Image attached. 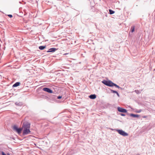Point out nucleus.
<instances>
[{"instance_id": "obj_1", "label": "nucleus", "mask_w": 155, "mask_h": 155, "mask_svg": "<svg viewBox=\"0 0 155 155\" xmlns=\"http://www.w3.org/2000/svg\"><path fill=\"white\" fill-rule=\"evenodd\" d=\"M30 124L27 122L23 124L22 128H18L16 125H14L12 127V128L14 131L17 132L18 134H21V130L23 128V134L25 135L30 133L31 132L30 130Z\"/></svg>"}, {"instance_id": "obj_2", "label": "nucleus", "mask_w": 155, "mask_h": 155, "mask_svg": "<svg viewBox=\"0 0 155 155\" xmlns=\"http://www.w3.org/2000/svg\"><path fill=\"white\" fill-rule=\"evenodd\" d=\"M102 82L105 85L109 87L114 86L115 87L119 88V87L117 84H114L110 81L103 80Z\"/></svg>"}, {"instance_id": "obj_3", "label": "nucleus", "mask_w": 155, "mask_h": 155, "mask_svg": "<svg viewBox=\"0 0 155 155\" xmlns=\"http://www.w3.org/2000/svg\"><path fill=\"white\" fill-rule=\"evenodd\" d=\"M117 131L119 134L123 136H126L128 135V134L127 133L121 130H118Z\"/></svg>"}, {"instance_id": "obj_4", "label": "nucleus", "mask_w": 155, "mask_h": 155, "mask_svg": "<svg viewBox=\"0 0 155 155\" xmlns=\"http://www.w3.org/2000/svg\"><path fill=\"white\" fill-rule=\"evenodd\" d=\"M118 110L120 112L123 113H126L127 112V110L124 109L123 108L120 107H118L117 108Z\"/></svg>"}, {"instance_id": "obj_5", "label": "nucleus", "mask_w": 155, "mask_h": 155, "mask_svg": "<svg viewBox=\"0 0 155 155\" xmlns=\"http://www.w3.org/2000/svg\"><path fill=\"white\" fill-rule=\"evenodd\" d=\"M43 90L44 91L47 92L49 93H53L52 91L50 89L48 88H46V87L44 88L43 89Z\"/></svg>"}, {"instance_id": "obj_6", "label": "nucleus", "mask_w": 155, "mask_h": 155, "mask_svg": "<svg viewBox=\"0 0 155 155\" xmlns=\"http://www.w3.org/2000/svg\"><path fill=\"white\" fill-rule=\"evenodd\" d=\"M5 127L8 130H9L10 128V124L9 121H6V122H5Z\"/></svg>"}, {"instance_id": "obj_7", "label": "nucleus", "mask_w": 155, "mask_h": 155, "mask_svg": "<svg viewBox=\"0 0 155 155\" xmlns=\"http://www.w3.org/2000/svg\"><path fill=\"white\" fill-rule=\"evenodd\" d=\"M56 49L55 48H52L49 49L48 51H47V52H54L56 51Z\"/></svg>"}, {"instance_id": "obj_8", "label": "nucleus", "mask_w": 155, "mask_h": 155, "mask_svg": "<svg viewBox=\"0 0 155 155\" xmlns=\"http://www.w3.org/2000/svg\"><path fill=\"white\" fill-rule=\"evenodd\" d=\"M89 97L91 99H95L96 98V96L95 94H92L90 95Z\"/></svg>"}, {"instance_id": "obj_9", "label": "nucleus", "mask_w": 155, "mask_h": 155, "mask_svg": "<svg viewBox=\"0 0 155 155\" xmlns=\"http://www.w3.org/2000/svg\"><path fill=\"white\" fill-rule=\"evenodd\" d=\"M20 84V83L19 82H17L15 84L13 85V87H16L19 86Z\"/></svg>"}, {"instance_id": "obj_10", "label": "nucleus", "mask_w": 155, "mask_h": 155, "mask_svg": "<svg viewBox=\"0 0 155 155\" xmlns=\"http://www.w3.org/2000/svg\"><path fill=\"white\" fill-rule=\"evenodd\" d=\"M130 116H131L134 117H139V116L137 114H130Z\"/></svg>"}, {"instance_id": "obj_11", "label": "nucleus", "mask_w": 155, "mask_h": 155, "mask_svg": "<svg viewBox=\"0 0 155 155\" xmlns=\"http://www.w3.org/2000/svg\"><path fill=\"white\" fill-rule=\"evenodd\" d=\"M46 48L45 46H40L39 47V48L41 50H42Z\"/></svg>"}, {"instance_id": "obj_12", "label": "nucleus", "mask_w": 155, "mask_h": 155, "mask_svg": "<svg viewBox=\"0 0 155 155\" xmlns=\"http://www.w3.org/2000/svg\"><path fill=\"white\" fill-rule=\"evenodd\" d=\"M109 12H110V14H113L114 13V12L112 11V10L111 9L109 10Z\"/></svg>"}, {"instance_id": "obj_13", "label": "nucleus", "mask_w": 155, "mask_h": 155, "mask_svg": "<svg viewBox=\"0 0 155 155\" xmlns=\"http://www.w3.org/2000/svg\"><path fill=\"white\" fill-rule=\"evenodd\" d=\"M131 31L132 32H133L134 31V26H132L131 28Z\"/></svg>"}, {"instance_id": "obj_14", "label": "nucleus", "mask_w": 155, "mask_h": 155, "mask_svg": "<svg viewBox=\"0 0 155 155\" xmlns=\"http://www.w3.org/2000/svg\"><path fill=\"white\" fill-rule=\"evenodd\" d=\"M135 91L136 93L137 94L140 93V92L138 90H135Z\"/></svg>"}, {"instance_id": "obj_15", "label": "nucleus", "mask_w": 155, "mask_h": 155, "mask_svg": "<svg viewBox=\"0 0 155 155\" xmlns=\"http://www.w3.org/2000/svg\"><path fill=\"white\" fill-rule=\"evenodd\" d=\"M1 153L2 155H6V154L3 151H2Z\"/></svg>"}, {"instance_id": "obj_16", "label": "nucleus", "mask_w": 155, "mask_h": 155, "mask_svg": "<svg viewBox=\"0 0 155 155\" xmlns=\"http://www.w3.org/2000/svg\"><path fill=\"white\" fill-rule=\"evenodd\" d=\"M141 111H142L141 110H140L138 111H136V112L137 113H139Z\"/></svg>"}, {"instance_id": "obj_17", "label": "nucleus", "mask_w": 155, "mask_h": 155, "mask_svg": "<svg viewBox=\"0 0 155 155\" xmlns=\"http://www.w3.org/2000/svg\"><path fill=\"white\" fill-rule=\"evenodd\" d=\"M61 98H62L61 96H58V99H60Z\"/></svg>"}, {"instance_id": "obj_18", "label": "nucleus", "mask_w": 155, "mask_h": 155, "mask_svg": "<svg viewBox=\"0 0 155 155\" xmlns=\"http://www.w3.org/2000/svg\"><path fill=\"white\" fill-rule=\"evenodd\" d=\"M113 92L115 93H117V92L116 91H113Z\"/></svg>"}, {"instance_id": "obj_19", "label": "nucleus", "mask_w": 155, "mask_h": 155, "mask_svg": "<svg viewBox=\"0 0 155 155\" xmlns=\"http://www.w3.org/2000/svg\"><path fill=\"white\" fill-rule=\"evenodd\" d=\"M120 115L122 116H125V115L124 114H120Z\"/></svg>"}, {"instance_id": "obj_20", "label": "nucleus", "mask_w": 155, "mask_h": 155, "mask_svg": "<svg viewBox=\"0 0 155 155\" xmlns=\"http://www.w3.org/2000/svg\"><path fill=\"white\" fill-rule=\"evenodd\" d=\"M147 116H143V117L144 118H147Z\"/></svg>"}, {"instance_id": "obj_21", "label": "nucleus", "mask_w": 155, "mask_h": 155, "mask_svg": "<svg viewBox=\"0 0 155 155\" xmlns=\"http://www.w3.org/2000/svg\"><path fill=\"white\" fill-rule=\"evenodd\" d=\"M7 15L9 17H10V14H8V15Z\"/></svg>"}, {"instance_id": "obj_22", "label": "nucleus", "mask_w": 155, "mask_h": 155, "mask_svg": "<svg viewBox=\"0 0 155 155\" xmlns=\"http://www.w3.org/2000/svg\"><path fill=\"white\" fill-rule=\"evenodd\" d=\"M12 15H10V18H12Z\"/></svg>"}, {"instance_id": "obj_23", "label": "nucleus", "mask_w": 155, "mask_h": 155, "mask_svg": "<svg viewBox=\"0 0 155 155\" xmlns=\"http://www.w3.org/2000/svg\"><path fill=\"white\" fill-rule=\"evenodd\" d=\"M116 94H117L118 96H119V94H118V92H117V93H116Z\"/></svg>"}, {"instance_id": "obj_24", "label": "nucleus", "mask_w": 155, "mask_h": 155, "mask_svg": "<svg viewBox=\"0 0 155 155\" xmlns=\"http://www.w3.org/2000/svg\"><path fill=\"white\" fill-rule=\"evenodd\" d=\"M116 94H117L118 96H119V94H118V92H117V93H116Z\"/></svg>"}, {"instance_id": "obj_25", "label": "nucleus", "mask_w": 155, "mask_h": 155, "mask_svg": "<svg viewBox=\"0 0 155 155\" xmlns=\"http://www.w3.org/2000/svg\"><path fill=\"white\" fill-rule=\"evenodd\" d=\"M7 154L8 155H10V154L9 153H8Z\"/></svg>"}]
</instances>
